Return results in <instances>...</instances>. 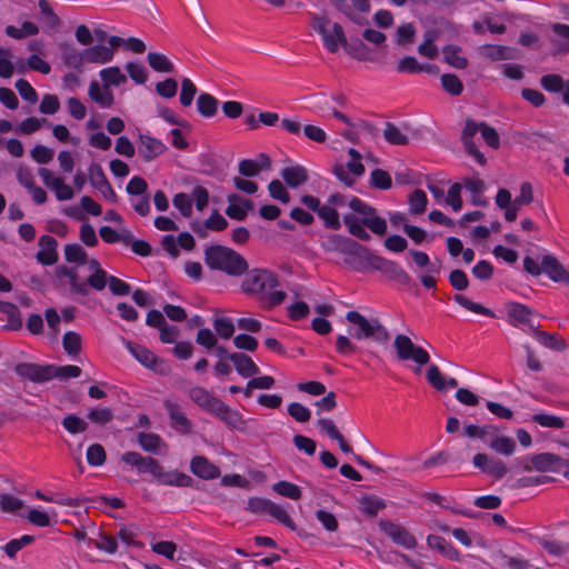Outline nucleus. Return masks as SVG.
I'll list each match as a JSON object with an SVG mask.
<instances>
[{
  "instance_id": "1",
  "label": "nucleus",
  "mask_w": 569,
  "mask_h": 569,
  "mask_svg": "<svg viewBox=\"0 0 569 569\" xmlns=\"http://www.w3.org/2000/svg\"><path fill=\"white\" fill-rule=\"evenodd\" d=\"M278 287V276L268 269L248 271L241 283L242 291L254 297L266 309L279 306L286 300L287 293Z\"/></svg>"
},
{
  "instance_id": "2",
  "label": "nucleus",
  "mask_w": 569,
  "mask_h": 569,
  "mask_svg": "<svg viewBox=\"0 0 569 569\" xmlns=\"http://www.w3.org/2000/svg\"><path fill=\"white\" fill-rule=\"evenodd\" d=\"M348 207L352 210V213L345 214L342 220L348 231L353 237L363 241L370 240V234L365 227L378 236L386 233L387 222L377 214L375 208L368 206L357 197L348 199Z\"/></svg>"
},
{
  "instance_id": "3",
  "label": "nucleus",
  "mask_w": 569,
  "mask_h": 569,
  "mask_svg": "<svg viewBox=\"0 0 569 569\" xmlns=\"http://www.w3.org/2000/svg\"><path fill=\"white\" fill-rule=\"evenodd\" d=\"M14 371L19 377L38 383L47 382L53 378H58L60 380H68L70 378H78L81 375L80 367L74 365L41 366L31 362H23L17 365Z\"/></svg>"
},
{
  "instance_id": "4",
  "label": "nucleus",
  "mask_w": 569,
  "mask_h": 569,
  "mask_svg": "<svg viewBox=\"0 0 569 569\" xmlns=\"http://www.w3.org/2000/svg\"><path fill=\"white\" fill-rule=\"evenodd\" d=\"M346 319L352 325L349 333L358 340H372L377 343L385 345L390 340L388 329L380 322L378 318H366L358 311H349Z\"/></svg>"
},
{
  "instance_id": "5",
  "label": "nucleus",
  "mask_w": 569,
  "mask_h": 569,
  "mask_svg": "<svg viewBox=\"0 0 569 569\" xmlns=\"http://www.w3.org/2000/svg\"><path fill=\"white\" fill-rule=\"evenodd\" d=\"M206 263L209 268L229 276H240L248 269V263L241 254L222 246H212L206 250Z\"/></svg>"
},
{
  "instance_id": "6",
  "label": "nucleus",
  "mask_w": 569,
  "mask_h": 569,
  "mask_svg": "<svg viewBox=\"0 0 569 569\" xmlns=\"http://www.w3.org/2000/svg\"><path fill=\"white\" fill-rule=\"evenodd\" d=\"M311 24L321 34L323 44L329 52L336 53L340 47H345L347 37L339 23H331L327 18L313 16Z\"/></svg>"
},
{
  "instance_id": "7",
  "label": "nucleus",
  "mask_w": 569,
  "mask_h": 569,
  "mask_svg": "<svg viewBox=\"0 0 569 569\" xmlns=\"http://www.w3.org/2000/svg\"><path fill=\"white\" fill-rule=\"evenodd\" d=\"M322 248L327 252H339L346 256L345 262L349 264H352L355 258H361L363 253H367L361 244L339 234L330 236L322 242Z\"/></svg>"
},
{
  "instance_id": "8",
  "label": "nucleus",
  "mask_w": 569,
  "mask_h": 569,
  "mask_svg": "<svg viewBox=\"0 0 569 569\" xmlns=\"http://www.w3.org/2000/svg\"><path fill=\"white\" fill-rule=\"evenodd\" d=\"M348 206V198L339 192L330 194L326 203L321 204L317 214L323 221L326 228L339 230L341 222L338 210Z\"/></svg>"
},
{
  "instance_id": "9",
  "label": "nucleus",
  "mask_w": 569,
  "mask_h": 569,
  "mask_svg": "<svg viewBox=\"0 0 569 569\" xmlns=\"http://www.w3.org/2000/svg\"><path fill=\"white\" fill-rule=\"evenodd\" d=\"M350 157L346 164H336L332 169L333 174L347 187H352L356 178L365 173V167L361 163V154L353 148L348 150Z\"/></svg>"
},
{
  "instance_id": "10",
  "label": "nucleus",
  "mask_w": 569,
  "mask_h": 569,
  "mask_svg": "<svg viewBox=\"0 0 569 569\" xmlns=\"http://www.w3.org/2000/svg\"><path fill=\"white\" fill-rule=\"evenodd\" d=\"M393 345L400 360H413L420 366L427 365L430 360L429 353L405 335H397Z\"/></svg>"
},
{
  "instance_id": "11",
  "label": "nucleus",
  "mask_w": 569,
  "mask_h": 569,
  "mask_svg": "<svg viewBox=\"0 0 569 569\" xmlns=\"http://www.w3.org/2000/svg\"><path fill=\"white\" fill-rule=\"evenodd\" d=\"M128 350L130 353L146 368L153 370L154 372L166 376L170 372V366L167 361L158 358L152 351L143 346L128 342Z\"/></svg>"
},
{
  "instance_id": "12",
  "label": "nucleus",
  "mask_w": 569,
  "mask_h": 569,
  "mask_svg": "<svg viewBox=\"0 0 569 569\" xmlns=\"http://www.w3.org/2000/svg\"><path fill=\"white\" fill-rule=\"evenodd\" d=\"M163 407L169 415L171 427L177 432L182 435H188L191 432L193 423L190 419H188L184 411L178 403H174L171 400H164Z\"/></svg>"
},
{
  "instance_id": "13",
  "label": "nucleus",
  "mask_w": 569,
  "mask_h": 569,
  "mask_svg": "<svg viewBox=\"0 0 569 569\" xmlns=\"http://www.w3.org/2000/svg\"><path fill=\"white\" fill-rule=\"evenodd\" d=\"M166 144L149 134H139L138 153L143 161L150 162L166 151Z\"/></svg>"
},
{
  "instance_id": "14",
  "label": "nucleus",
  "mask_w": 569,
  "mask_h": 569,
  "mask_svg": "<svg viewBox=\"0 0 569 569\" xmlns=\"http://www.w3.org/2000/svg\"><path fill=\"white\" fill-rule=\"evenodd\" d=\"M121 460L131 467L137 468V470L141 473H150L156 477L157 472L160 470V463L151 458L143 457L138 452H126L121 456Z\"/></svg>"
},
{
  "instance_id": "15",
  "label": "nucleus",
  "mask_w": 569,
  "mask_h": 569,
  "mask_svg": "<svg viewBox=\"0 0 569 569\" xmlns=\"http://www.w3.org/2000/svg\"><path fill=\"white\" fill-rule=\"evenodd\" d=\"M481 129V123H477L476 121L471 120V119H468L466 121V124H465V128L462 130V134H461V139H462V142H463V146L466 148V151L475 158V160L479 163V164H485L486 163V158L485 156L479 151V149L476 147L475 142H473V137L475 134L480 131Z\"/></svg>"
},
{
  "instance_id": "16",
  "label": "nucleus",
  "mask_w": 569,
  "mask_h": 569,
  "mask_svg": "<svg viewBox=\"0 0 569 569\" xmlns=\"http://www.w3.org/2000/svg\"><path fill=\"white\" fill-rule=\"evenodd\" d=\"M542 270L555 282L569 284V268H566L552 254L542 257Z\"/></svg>"
},
{
  "instance_id": "17",
  "label": "nucleus",
  "mask_w": 569,
  "mask_h": 569,
  "mask_svg": "<svg viewBox=\"0 0 569 569\" xmlns=\"http://www.w3.org/2000/svg\"><path fill=\"white\" fill-rule=\"evenodd\" d=\"M40 250L37 252L36 258L39 263L43 266L54 264L58 260L57 240L51 236H42L39 239Z\"/></svg>"
},
{
  "instance_id": "18",
  "label": "nucleus",
  "mask_w": 569,
  "mask_h": 569,
  "mask_svg": "<svg viewBox=\"0 0 569 569\" xmlns=\"http://www.w3.org/2000/svg\"><path fill=\"white\" fill-rule=\"evenodd\" d=\"M188 396L190 400L196 403L198 407H200L202 410H204L208 413H212L218 403L220 402V399L212 396L207 389L203 387H192L188 391Z\"/></svg>"
},
{
  "instance_id": "19",
  "label": "nucleus",
  "mask_w": 569,
  "mask_h": 569,
  "mask_svg": "<svg viewBox=\"0 0 569 569\" xmlns=\"http://www.w3.org/2000/svg\"><path fill=\"white\" fill-rule=\"evenodd\" d=\"M383 531L393 542L407 549H412L417 545L416 538L403 527L391 522L383 523Z\"/></svg>"
},
{
  "instance_id": "20",
  "label": "nucleus",
  "mask_w": 569,
  "mask_h": 569,
  "mask_svg": "<svg viewBox=\"0 0 569 569\" xmlns=\"http://www.w3.org/2000/svg\"><path fill=\"white\" fill-rule=\"evenodd\" d=\"M280 176L289 188L296 189L309 179L308 170L300 164L288 166L281 169Z\"/></svg>"
},
{
  "instance_id": "21",
  "label": "nucleus",
  "mask_w": 569,
  "mask_h": 569,
  "mask_svg": "<svg viewBox=\"0 0 569 569\" xmlns=\"http://www.w3.org/2000/svg\"><path fill=\"white\" fill-rule=\"evenodd\" d=\"M191 472L201 479H216L220 476L219 468L203 456L194 457L190 462Z\"/></svg>"
},
{
  "instance_id": "22",
  "label": "nucleus",
  "mask_w": 569,
  "mask_h": 569,
  "mask_svg": "<svg viewBox=\"0 0 569 569\" xmlns=\"http://www.w3.org/2000/svg\"><path fill=\"white\" fill-rule=\"evenodd\" d=\"M229 360L233 362L237 372L243 378L253 377L260 372L259 367L256 365L252 358L246 353H231L229 356Z\"/></svg>"
},
{
  "instance_id": "23",
  "label": "nucleus",
  "mask_w": 569,
  "mask_h": 569,
  "mask_svg": "<svg viewBox=\"0 0 569 569\" xmlns=\"http://www.w3.org/2000/svg\"><path fill=\"white\" fill-rule=\"evenodd\" d=\"M228 202L229 206L226 209V213L231 219L243 220L248 211L253 209L251 200L242 199L238 194H229Z\"/></svg>"
},
{
  "instance_id": "24",
  "label": "nucleus",
  "mask_w": 569,
  "mask_h": 569,
  "mask_svg": "<svg viewBox=\"0 0 569 569\" xmlns=\"http://www.w3.org/2000/svg\"><path fill=\"white\" fill-rule=\"evenodd\" d=\"M154 478L159 483L167 486L190 487L192 485V478L189 475L178 470L166 471L162 466Z\"/></svg>"
},
{
  "instance_id": "25",
  "label": "nucleus",
  "mask_w": 569,
  "mask_h": 569,
  "mask_svg": "<svg viewBox=\"0 0 569 569\" xmlns=\"http://www.w3.org/2000/svg\"><path fill=\"white\" fill-rule=\"evenodd\" d=\"M211 415L218 417L230 428H240L244 425L242 415L220 400Z\"/></svg>"
},
{
  "instance_id": "26",
  "label": "nucleus",
  "mask_w": 569,
  "mask_h": 569,
  "mask_svg": "<svg viewBox=\"0 0 569 569\" xmlns=\"http://www.w3.org/2000/svg\"><path fill=\"white\" fill-rule=\"evenodd\" d=\"M83 264H87L88 270L91 272L88 276L87 281H83V283H87V288L91 287L99 291L104 289L107 284V278L104 270L100 267V263L96 259H86Z\"/></svg>"
},
{
  "instance_id": "27",
  "label": "nucleus",
  "mask_w": 569,
  "mask_h": 569,
  "mask_svg": "<svg viewBox=\"0 0 569 569\" xmlns=\"http://www.w3.org/2000/svg\"><path fill=\"white\" fill-rule=\"evenodd\" d=\"M138 442L144 451L150 453L164 455L168 449L167 443L156 433L140 432Z\"/></svg>"
},
{
  "instance_id": "28",
  "label": "nucleus",
  "mask_w": 569,
  "mask_h": 569,
  "mask_svg": "<svg viewBox=\"0 0 569 569\" xmlns=\"http://www.w3.org/2000/svg\"><path fill=\"white\" fill-rule=\"evenodd\" d=\"M428 546L446 556L448 559L459 561V551L450 545L443 537L430 535L427 538Z\"/></svg>"
},
{
  "instance_id": "29",
  "label": "nucleus",
  "mask_w": 569,
  "mask_h": 569,
  "mask_svg": "<svg viewBox=\"0 0 569 569\" xmlns=\"http://www.w3.org/2000/svg\"><path fill=\"white\" fill-rule=\"evenodd\" d=\"M375 260L377 261L376 267L379 270L388 273L397 281L402 283H408L410 281L408 273L398 263L379 257H376Z\"/></svg>"
},
{
  "instance_id": "30",
  "label": "nucleus",
  "mask_w": 569,
  "mask_h": 569,
  "mask_svg": "<svg viewBox=\"0 0 569 569\" xmlns=\"http://www.w3.org/2000/svg\"><path fill=\"white\" fill-rule=\"evenodd\" d=\"M147 61L149 67L156 72L170 73L174 70L173 62L163 53L150 51L147 54Z\"/></svg>"
},
{
  "instance_id": "31",
  "label": "nucleus",
  "mask_w": 569,
  "mask_h": 569,
  "mask_svg": "<svg viewBox=\"0 0 569 569\" xmlns=\"http://www.w3.org/2000/svg\"><path fill=\"white\" fill-rule=\"evenodd\" d=\"M0 312L8 318V323L6 325L7 329L20 330L22 328L21 313L14 303L0 301Z\"/></svg>"
},
{
  "instance_id": "32",
  "label": "nucleus",
  "mask_w": 569,
  "mask_h": 569,
  "mask_svg": "<svg viewBox=\"0 0 569 569\" xmlns=\"http://www.w3.org/2000/svg\"><path fill=\"white\" fill-rule=\"evenodd\" d=\"M57 274L59 277H67L70 280L72 291L81 296L88 295L87 283L79 281L78 268H68L66 266H59L57 268Z\"/></svg>"
},
{
  "instance_id": "33",
  "label": "nucleus",
  "mask_w": 569,
  "mask_h": 569,
  "mask_svg": "<svg viewBox=\"0 0 569 569\" xmlns=\"http://www.w3.org/2000/svg\"><path fill=\"white\" fill-rule=\"evenodd\" d=\"M487 446L493 450L497 453L503 455V456H511L513 455L516 450V442L512 438L499 435L495 439H490V441H487Z\"/></svg>"
},
{
  "instance_id": "34",
  "label": "nucleus",
  "mask_w": 569,
  "mask_h": 569,
  "mask_svg": "<svg viewBox=\"0 0 569 569\" xmlns=\"http://www.w3.org/2000/svg\"><path fill=\"white\" fill-rule=\"evenodd\" d=\"M343 49L349 56L359 61L371 60L370 49L359 39L351 40L350 42L347 40Z\"/></svg>"
},
{
  "instance_id": "35",
  "label": "nucleus",
  "mask_w": 569,
  "mask_h": 569,
  "mask_svg": "<svg viewBox=\"0 0 569 569\" xmlns=\"http://www.w3.org/2000/svg\"><path fill=\"white\" fill-rule=\"evenodd\" d=\"M383 137L390 144L395 146H406L409 142L408 136L392 122L386 123Z\"/></svg>"
},
{
  "instance_id": "36",
  "label": "nucleus",
  "mask_w": 569,
  "mask_h": 569,
  "mask_svg": "<svg viewBox=\"0 0 569 569\" xmlns=\"http://www.w3.org/2000/svg\"><path fill=\"white\" fill-rule=\"evenodd\" d=\"M218 104V100L209 93H201L197 99L198 111L206 118L213 117L217 113Z\"/></svg>"
},
{
  "instance_id": "37",
  "label": "nucleus",
  "mask_w": 569,
  "mask_h": 569,
  "mask_svg": "<svg viewBox=\"0 0 569 569\" xmlns=\"http://www.w3.org/2000/svg\"><path fill=\"white\" fill-rule=\"evenodd\" d=\"M507 313L508 317L515 322L528 323L530 321L532 311L525 305L512 302L508 305Z\"/></svg>"
},
{
  "instance_id": "38",
  "label": "nucleus",
  "mask_w": 569,
  "mask_h": 569,
  "mask_svg": "<svg viewBox=\"0 0 569 569\" xmlns=\"http://www.w3.org/2000/svg\"><path fill=\"white\" fill-rule=\"evenodd\" d=\"M443 58L448 64L457 69H463L468 64V60L461 56L460 48L456 46H446L443 48Z\"/></svg>"
},
{
  "instance_id": "39",
  "label": "nucleus",
  "mask_w": 569,
  "mask_h": 569,
  "mask_svg": "<svg viewBox=\"0 0 569 569\" xmlns=\"http://www.w3.org/2000/svg\"><path fill=\"white\" fill-rule=\"evenodd\" d=\"M61 51H62V60L63 62L73 69H78L81 67L83 62V51L79 52L71 44H61Z\"/></svg>"
},
{
  "instance_id": "40",
  "label": "nucleus",
  "mask_w": 569,
  "mask_h": 569,
  "mask_svg": "<svg viewBox=\"0 0 569 569\" xmlns=\"http://www.w3.org/2000/svg\"><path fill=\"white\" fill-rule=\"evenodd\" d=\"M359 503H360L361 512L363 515L370 516V517L376 516L379 511H381L386 507L383 500H381L377 497H370V496L361 497L359 500Z\"/></svg>"
},
{
  "instance_id": "41",
  "label": "nucleus",
  "mask_w": 569,
  "mask_h": 569,
  "mask_svg": "<svg viewBox=\"0 0 569 569\" xmlns=\"http://www.w3.org/2000/svg\"><path fill=\"white\" fill-rule=\"evenodd\" d=\"M453 300L460 305L461 307H463L465 309L471 311V312H475V313H478V315H482V316H487V317H491L493 318L495 317V313L492 310H490L489 308L480 305V303H477V302H473L471 301L470 299H468L467 297L462 296V295H456L453 297Z\"/></svg>"
},
{
  "instance_id": "42",
  "label": "nucleus",
  "mask_w": 569,
  "mask_h": 569,
  "mask_svg": "<svg viewBox=\"0 0 569 569\" xmlns=\"http://www.w3.org/2000/svg\"><path fill=\"white\" fill-rule=\"evenodd\" d=\"M409 211L412 214H421L426 211L427 207V194L420 189H416L408 198Z\"/></svg>"
},
{
  "instance_id": "43",
  "label": "nucleus",
  "mask_w": 569,
  "mask_h": 569,
  "mask_svg": "<svg viewBox=\"0 0 569 569\" xmlns=\"http://www.w3.org/2000/svg\"><path fill=\"white\" fill-rule=\"evenodd\" d=\"M267 513L289 529H296L293 520L290 518L287 510L281 506L271 501L269 508L267 509Z\"/></svg>"
},
{
  "instance_id": "44",
  "label": "nucleus",
  "mask_w": 569,
  "mask_h": 569,
  "mask_svg": "<svg viewBox=\"0 0 569 569\" xmlns=\"http://www.w3.org/2000/svg\"><path fill=\"white\" fill-rule=\"evenodd\" d=\"M62 346L69 356H77L81 350V337L74 331H68L63 335Z\"/></svg>"
},
{
  "instance_id": "45",
  "label": "nucleus",
  "mask_w": 569,
  "mask_h": 569,
  "mask_svg": "<svg viewBox=\"0 0 569 569\" xmlns=\"http://www.w3.org/2000/svg\"><path fill=\"white\" fill-rule=\"evenodd\" d=\"M99 74L102 81V86L100 87L97 81H92L89 87V96L93 101L104 104L106 98L103 90H107V68L100 70Z\"/></svg>"
},
{
  "instance_id": "46",
  "label": "nucleus",
  "mask_w": 569,
  "mask_h": 569,
  "mask_svg": "<svg viewBox=\"0 0 569 569\" xmlns=\"http://www.w3.org/2000/svg\"><path fill=\"white\" fill-rule=\"evenodd\" d=\"M273 490L286 498L298 500L301 497V489L289 481H279L273 485Z\"/></svg>"
},
{
  "instance_id": "47",
  "label": "nucleus",
  "mask_w": 569,
  "mask_h": 569,
  "mask_svg": "<svg viewBox=\"0 0 569 569\" xmlns=\"http://www.w3.org/2000/svg\"><path fill=\"white\" fill-rule=\"evenodd\" d=\"M557 461L558 458L551 453H539L531 458V465L538 471L551 470Z\"/></svg>"
},
{
  "instance_id": "48",
  "label": "nucleus",
  "mask_w": 569,
  "mask_h": 569,
  "mask_svg": "<svg viewBox=\"0 0 569 569\" xmlns=\"http://www.w3.org/2000/svg\"><path fill=\"white\" fill-rule=\"evenodd\" d=\"M61 423L63 428L72 435L84 432L88 428V423L76 415L66 416Z\"/></svg>"
},
{
  "instance_id": "49",
  "label": "nucleus",
  "mask_w": 569,
  "mask_h": 569,
  "mask_svg": "<svg viewBox=\"0 0 569 569\" xmlns=\"http://www.w3.org/2000/svg\"><path fill=\"white\" fill-rule=\"evenodd\" d=\"M126 71L128 72L129 77L137 83V84H144L148 80V71L146 68L133 61H129L126 63Z\"/></svg>"
},
{
  "instance_id": "50",
  "label": "nucleus",
  "mask_w": 569,
  "mask_h": 569,
  "mask_svg": "<svg viewBox=\"0 0 569 569\" xmlns=\"http://www.w3.org/2000/svg\"><path fill=\"white\" fill-rule=\"evenodd\" d=\"M213 327L219 337L229 339L234 333V325L230 318L219 317L213 320Z\"/></svg>"
},
{
  "instance_id": "51",
  "label": "nucleus",
  "mask_w": 569,
  "mask_h": 569,
  "mask_svg": "<svg viewBox=\"0 0 569 569\" xmlns=\"http://www.w3.org/2000/svg\"><path fill=\"white\" fill-rule=\"evenodd\" d=\"M532 421L545 428L562 429L565 427V421L560 417L548 413H535Z\"/></svg>"
},
{
  "instance_id": "52",
  "label": "nucleus",
  "mask_w": 569,
  "mask_h": 569,
  "mask_svg": "<svg viewBox=\"0 0 569 569\" xmlns=\"http://www.w3.org/2000/svg\"><path fill=\"white\" fill-rule=\"evenodd\" d=\"M441 86L448 93L452 96H459L463 90L461 80L456 74L451 73L441 76Z\"/></svg>"
},
{
  "instance_id": "53",
  "label": "nucleus",
  "mask_w": 569,
  "mask_h": 569,
  "mask_svg": "<svg viewBox=\"0 0 569 569\" xmlns=\"http://www.w3.org/2000/svg\"><path fill=\"white\" fill-rule=\"evenodd\" d=\"M172 203L183 217H186V218L191 217V214H192V198H191V196H189L184 192H179V193L174 194Z\"/></svg>"
},
{
  "instance_id": "54",
  "label": "nucleus",
  "mask_w": 569,
  "mask_h": 569,
  "mask_svg": "<svg viewBox=\"0 0 569 569\" xmlns=\"http://www.w3.org/2000/svg\"><path fill=\"white\" fill-rule=\"evenodd\" d=\"M154 90L158 96L171 99L177 94L178 82L173 78H167L166 80L156 83Z\"/></svg>"
},
{
  "instance_id": "55",
  "label": "nucleus",
  "mask_w": 569,
  "mask_h": 569,
  "mask_svg": "<svg viewBox=\"0 0 569 569\" xmlns=\"http://www.w3.org/2000/svg\"><path fill=\"white\" fill-rule=\"evenodd\" d=\"M370 184L375 188L387 190L391 188L392 180L387 171L382 169H375L371 172Z\"/></svg>"
},
{
  "instance_id": "56",
  "label": "nucleus",
  "mask_w": 569,
  "mask_h": 569,
  "mask_svg": "<svg viewBox=\"0 0 569 569\" xmlns=\"http://www.w3.org/2000/svg\"><path fill=\"white\" fill-rule=\"evenodd\" d=\"M482 50L485 56L496 61L511 58V49L505 46L487 44Z\"/></svg>"
},
{
  "instance_id": "57",
  "label": "nucleus",
  "mask_w": 569,
  "mask_h": 569,
  "mask_svg": "<svg viewBox=\"0 0 569 569\" xmlns=\"http://www.w3.org/2000/svg\"><path fill=\"white\" fill-rule=\"evenodd\" d=\"M287 410L289 416L298 422H307L311 418L310 409L299 402L289 403Z\"/></svg>"
},
{
  "instance_id": "58",
  "label": "nucleus",
  "mask_w": 569,
  "mask_h": 569,
  "mask_svg": "<svg viewBox=\"0 0 569 569\" xmlns=\"http://www.w3.org/2000/svg\"><path fill=\"white\" fill-rule=\"evenodd\" d=\"M64 257L69 262L84 263L87 253L80 244L71 243L64 247Z\"/></svg>"
},
{
  "instance_id": "59",
  "label": "nucleus",
  "mask_w": 569,
  "mask_h": 569,
  "mask_svg": "<svg viewBox=\"0 0 569 569\" xmlns=\"http://www.w3.org/2000/svg\"><path fill=\"white\" fill-rule=\"evenodd\" d=\"M39 9L46 16L47 26L51 29H57L61 24L60 18L53 12L48 0H39Z\"/></svg>"
},
{
  "instance_id": "60",
  "label": "nucleus",
  "mask_w": 569,
  "mask_h": 569,
  "mask_svg": "<svg viewBox=\"0 0 569 569\" xmlns=\"http://www.w3.org/2000/svg\"><path fill=\"white\" fill-rule=\"evenodd\" d=\"M533 201L532 187L529 182H522L520 184V193L512 200V206L517 209H521L522 206L529 204Z\"/></svg>"
},
{
  "instance_id": "61",
  "label": "nucleus",
  "mask_w": 569,
  "mask_h": 569,
  "mask_svg": "<svg viewBox=\"0 0 569 569\" xmlns=\"http://www.w3.org/2000/svg\"><path fill=\"white\" fill-rule=\"evenodd\" d=\"M268 189H269L270 196L273 199H276L282 203H288L290 201V194L280 180H277V179L272 180L269 183Z\"/></svg>"
},
{
  "instance_id": "62",
  "label": "nucleus",
  "mask_w": 569,
  "mask_h": 569,
  "mask_svg": "<svg viewBox=\"0 0 569 569\" xmlns=\"http://www.w3.org/2000/svg\"><path fill=\"white\" fill-rule=\"evenodd\" d=\"M197 93V88L194 83L184 78L181 82V92H180V102L183 107H189L192 103V100Z\"/></svg>"
},
{
  "instance_id": "63",
  "label": "nucleus",
  "mask_w": 569,
  "mask_h": 569,
  "mask_svg": "<svg viewBox=\"0 0 569 569\" xmlns=\"http://www.w3.org/2000/svg\"><path fill=\"white\" fill-rule=\"evenodd\" d=\"M106 457L104 448L99 443L91 445L87 450V461L91 466L103 465Z\"/></svg>"
},
{
  "instance_id": "64",
  "label": "nucleus",
  "mask_w": 569,
  "mask_h": 569,
  "mask_svg": "<svg viewBox=\"0 0 569 569\" xmlns=\"http://www.w3.org/2000/svg\"><path fill=\"white\" fill-rule=\"evenodd\" d=\"M16 89L22 99L30 103H36L38 101V93L32 88V86L24 79H19L16 81Z\"/></svg>"
}]
</instances>
